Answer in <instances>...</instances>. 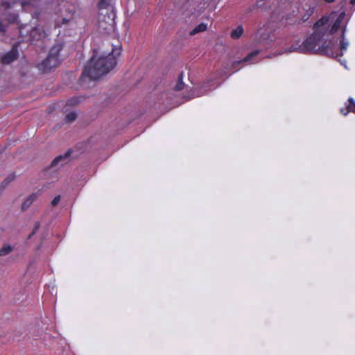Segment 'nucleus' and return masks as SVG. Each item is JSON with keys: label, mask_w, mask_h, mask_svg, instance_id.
<instances>
[{"label": "nucleus", "mask_w": 355, "mask_h": 355, "mask_svg": "<svg viewBox=\"0 0 355 355\" xmlns=\"http://www.w3.org/2000/svg\"><path fill=\"white\" fill-rule=\"evenodd\" d=\"M259 51H254L251 52L250 54H248L245 58H243L242 60L236 62V64H239L241 62H248L249 64H253L258 62V60L257 59V57L259 54Z\"/></svg>", "instance_id": "nucleus-11"}, {"label": "nucleus", "mask_w": 355, "mask_h": 355, "mask_svg": "<svg viewBox=\"0 0 355 355\" xmlns=\"http://www.w3.org/2000/svg\"><path fill=\"white\" fill-rule=\"evenodd\" d=\"M207 85H204L200 89H195L192 92L191 98L199 97V96L207 94L209 91L215 89L216 87H213V89H210L209 90L207 89Z\"/></svg>", "instance_id": "nucleus-12"}, {"label": "nucleus", "mask_w": 355, "mask_h": 355, "mask_svg": "<svg viewBox=\"0 0 355 355\" xmlns=\"http://www.w3.org/2000/svg\"><path fill=\"white\" fill-rule=\"evenodd\" d=\"M12 251V247L9 244H5L0 249V256H5Z\"/></svg>", "instance_id": "nucleus-16"}, {"label": "nucleus", "mask_w": 355, "mask_h": 355, "mask_svg": "<svg viewBox=\"0 0 355 355\" xmlns=\"http://www.w3.org/2000/svg\"><path fill=\"white\" fill-rule=\"evenodd\" d=\"M30 36L33 41H42L44 38V29L43 26H35L30 32Z\"/></svg>", "instance_id": "nucleus-9"}, {"label": "nucleus", "mask_w": 355, "mask_h": 355, "mask_svg": "<svg viewBox=\"0 0 355 355\" xmlns=\"http://www.w3.org/2000/svg\"><path fill=\"white\" fill-rule=\"evenodd\" d=\"M327 3H332L334 2L335 0H324Z\"/></svg>", "instance_id": "nucleus-26"}, {"label": "nucleus", "mask_w": 355, "mask_h": 355, "mask_svg": "<svg viewBox=\"0 0 355 355\" xmlns=\"http://www.w3.org/2000/svg\"><path fill=\"white\" fill-rule=\"evenodd\" d=\"M348 101L349 103L347 105L346 109H340V112L344 115H347L349 112L355 113V102L354 99L352 98H349Z\"/></svg>", "instance_id": "nucleus-13"}, {"label": "nucleus", "mask_w": 355, "mask_h": 355, "mask_svg": "<svg viewBox=\"0 0 355 355\" xmlns=\"http://www.w3.org/2000/svg\"><path fill=\"white\" fill-rule=\"evenodd\" d=\"M38 228V226H36L35 230L33 231L32 234L29 236V237H31L33 234L35 233L36 230H37Z\"/></svg>", "instance_id": "nucleus-25"}, {"label": "nucleus", "mask_w": 355, "mask_h": 355, "mask_svg": "<svg viewBox=\"0 0 355 355\" xmlns=\"http://www.w3.org/2000/svg\"><path fill=\"white\" fill-rule=\"evenodd\" d=\"M114 50L107 55L96 57L93 55L84 68L79 82L82 87H89V83H94L102 76L109 73L116 64Z\"/></svg>", "instance_id": "nucleus-2"}, {"label": "nucleus", "mask_w": 355, "mask_h": 355, "mask_svg": "<svg viewBox=\"0 0 355 355\" xmlns=\"http://www.w3.org/2000/svg\"><path fill=\"white\" fill-rule=\"evenodd\" d=\"M28 3V1L15 0L12 3L5 1L0 5V31L4 33L8 24H19V16L17 13L12 12L11 10L19 7L23 10L24 6Z\"/></svg>", "instance_id": "nucleus-4"}, {"label": "nucleus", "mask_w": 355, "mask_h": 355, "mask_svg": "<svg viewBox=\"0 0 355 355\" xmlns=\"http://www.w3.org/2000/svg\"><path fill=\"white\" fill-rule=\"evenodd\" d=\"M60 196L58 195V196H55L51 201V206L52 207L56 206L58 204V202H60Z\"/></svg>", "instance_id": "nucleus-21"}, {"label": "nucleus", "mask_w": 355, "mask_h": 355, "mask_svg": "<svg viewBox=\"0 0 355 355\" xmlns=\"http://www.w3.org/2000/svg\"><path fill=\"white\" fill-rule=\"evenodd\" d=\"M73 150L71 149H69L63 155H60L57 156L52 161L51 166H63L67 164L70 161V156L72 153Z\"/></svg>", "instance_id": "nucleus-7"}, {"label": "nucleus", "mask_w": 355, "mask_h": 355, "mask_svg": "<svg viewBox=\"0 0 355 355\" xmlns=\"http://www.w3.org/2000/svg\"><path fill=\"white\" fill-rule=\"evenodd\" d=\"M350 3L355 4V0H351L350 1Z\"/></svg>", "instance_id": "nucleus-27"}, {"label": "nucleus", "mask_w": 355, "mask_h": 355, "mask_svg": "<svg viewBox=\"0 0 355 355\" xmlns=\"http://www.w3.org/2000/svg\"><path fill=\"white\" fill-rule=\"evenodd\" d=\"M44 62V61H42V62L40 63V67H42V64H43V62Z\"/></svg>", "instance_id": "nucleus-29"}, {"label": "nucleus", "mask_w": 355, "mask_h": 355, "mask_svg": "<svg viewBox=\"0 0 355 355\" xmlns=\"http://www.w3.org/2000/svg\"><path fill=\"white\" fill-rule=\"evenodd\" d=\"M37 198V195L36 193H33L29 196L22 204L21 208L22 209H26L29 206L32 204L33 201H35Z\"/></svg>", "instance_id": "nucleus-14"}, {"label": "nucleus", "mask_w": 355, "mask_h": 355, "mask_svg": "<svg viewBox=\"0 0 355 355\" xmlns=\"http://www.w3.org/2000/svg\"><path fill=\"white\" fill-rule=\"evenodd\" d=\"M62 49V44L57 43L49 50V54L46 58V73L52 69H55L61 63L60 59V52Z\"/></svg>", "instance_id": "nucleus-5"}, {"label": "nucleus", "mask_w": 355, "mask_h": 355, "mask_svg": "<svg viewBox=\"0 0 355 355\" xmlns=\"http://www.w3.org/2000/svg\"><path fill=\"white\" fill-rule=\"evenodd\" d=\"M27 26H28L27 25L19 26L18 33L21 37H24V35L22 34V29L26 28Z\"/></svg>", "instance_id": "nucleus-22"}, {"label": "nucleus", "mask_w": 355, "mask_h": 355, "mask_svg": "<svg viewBox=\"0 0 355 355\" xmlns=\"http://www.w3.org/2000/svg\"><path fill=\"white\" fill-rule=\"evenodd\" d=\"M243 33V28L241 26L236 27L231 33V37L233 39H239Z\"/></svg>", "instance_id": "nucleus-15"}, {"label": "nucleus", "mask_w": 355, "mask_h": 355, "mask_svg": "<svg viewBox=\"0 0 355 355\" xmlns=\"http://www.w3.org/2000/svg\"><path fill=\"white\" fill-rule=\"evenodd\" d=\"M13 178H6L2 183L3 187H4L6 185H7Z\"/></svg>", "instance_id": "nucleus-23"}, {"label": "nucleus", "mask_w": 355, "mask_h": 355, "mask_svg": "<svg viewBox=\"0 0 355 355\" xmlns=\"http://www.w3.org/2000/svg\"><path fill=\"white\" fill-rule=\"evenodd\" d=\"M207 30V24L204 23H201L198 25L193 30L191 31V35H195L200 32H203Z\"/></svg>", "instance_id": "nucleus-17"}, {"label": "nucleus", "mask_w": 355, "mask_h": 355, "mask_svg": "<svg viewBox=\"0 0 355 355\" xmlns=\"http://www.w3.org/2000/svg\"><path fill=\"white\" fill-rule=\"evenodd\" d=\"M116 51H118L117 54H119L120 53V47L118 49H116Z\"/></svg>", "instance_id": "nucleus-28"}, {"label": "nucleus", "mask_w": 355, "mask_h": 355, "mask_svg": "<svg viewBox=\"0 0 355 355\" xmlns=\"http://www.w3.org/2000/svg\"><path fill=\"white\" fill-rule=\"evenodd\" d=\"M303 10L305 11V12L302 15L301 20L302 21H306L314 13L315 6L306 4L303 8Z\"/></svg>", "instance_id": "nucleus-10"}, {"label": "nucleus", "mask_w": 355, "mask_h": 355, "mask_svg": "<svg viewBox=\"0 0 355 355\" xmlns=\"http://www.w3.org/2000/svg\"><path fill=\"white\" fill-rule=\"evenodd\" d=\"M345 13L339 15L332 12L329 16H323L314 24V32L301 44L292 45L285 50L286 53L297 51L302 53L319 54L332 58L342 56L347 51L349 42L345 38L346 26L342 30L339 49L334 41L336 33L345 18Z\"/></svg>", "instance_id": "nucleus-1"}, {"label": "nucleus", "mask_w": 355, "mask_h": 355, "mask_svg": "<svg viewBox=\"0 0 355 355\" xmlns=\"http://www.w3.org/2000/svg\"><path fill=\"white\" fill-rule=\"evenodd\" d=\"M77 5L73 0H49L46 2V12L55 28L73 21Z\"/></svg>", "instance_id": "nucleus-3"}, {"label": "nucleus", "mask_w": 355, "mask_h": 355, "mask_svg": "<svg viewBox=\"0 0 355 355\" xmlns=\"http://www.w3.org/2000/svg\"><path fill=\"white\" fill-rule=\"evenodd\" d=\"M275 39V34L269 26L260 28L256 37V43L266 46L269 45Z\"/></svg>", "instance_id": "nucleus-6"}, {"label": "nucleus", "mask_w": 355, "mask_h": 355, "mask_svg": "<svg viewBox=\"0 0 355 355\" xmlns=\"http://www.w3.org/2000/svg\"><path fill=\"white\" fill-rule=\"evenodd\" d=\"M18 55L17 45L15 44L12 49L1 57V62L6 64H10L17 58Z\"/></svg>", "instance_id": "nucleus-8"}, {"label": "nucleus", "mask_w": 355, "mask_h": 355, "mask_svg": "<svg viewBox=\"0 0 355 355\" xmlns=\"http://www.w3.org/2000/svg\"><path fill=\"white\" fill-rule=\"evenodd\" d=\"M183 80V73H181L178 76V80L176 85L175 86V90L180 91L184 88V83L182 81Z\"/></svg>", "instance_id": "nucleus-18"}, {"label": "nucleus", "mask_w": 355, "mask_h": 355, "mask_svg": "<svg viewBox=\"0 0 355 355\" xmlns=\"http://www.w3.org/2000/svg\"><path fill=\"white\" fill-rule=\"evenodd\" d=\"M76 119V114L73 112H69L65 116V121L68 123H71L73 121Z\"/></svg>", "instance_id": "nucleus-19"}, {"label": "nucleus", "mask_w": 355, "mask_h": 355, "mask_svg": "<svg viewBox=\"0 0 355 355\" xmlns=\"http://www.w3.org/2000/svg\"><path fill=\"white\" fill-rule=\"evenodd\" d=\"M104 6H105L104 0H101L100 8H103V7H104Z\"/></svg>", "instance_id": "nucleus-24"}, {"label": "nucleus", "mask_w": 355, "mask_h": 355, "mask_svg": "<svg viewBox=\"0 0 355 355\" xmlns=\"http://www.w3.org/2000/svg\"><path fill=\"white\" fill-rule=\"evenodd\" d=\"M80 97L79 96H75L73 98H71V99L68 100L67 105H75L80 101Z\"/></svg>", "instance_id": "nucleus-20"}]
</instances>
